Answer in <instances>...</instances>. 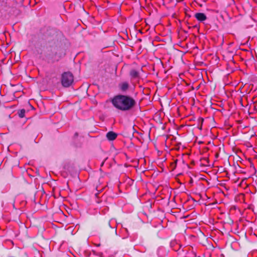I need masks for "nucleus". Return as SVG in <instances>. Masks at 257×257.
Returning <instances> with one entry per match:
<instances>
[{
    "label": "nucleus",
    "mask_w": 257,
    "mask_h": 257,
    "mask_svg": "<svg viewBox=\"0 0 257 257\" xmlns=\"http://www.w3.org/2000/svg\"><path fill=\"white\" fill-rule=\"evenodd\" d=\"M53 36L52 40L48 41L44 51L46 58L52 62L58 61L65 55L55 32H53Z\"/></svg>",
    "instance_id": "f257e3e1"
},
{
    "label": "nucleus",
    "mask_w": 257,
    "mask_h": 257,
    "mask_svg": "<svg viewBox=\"0 0 257 257\" xmlns=\"http://www.w3.org/2000/svg\"><path fill=\"white\" fill-rule=\"evenodd\" d=\"M111 101L114 107L123 111L131 110L137 104L133 97L124 95H116L111 99Z\"/></svg>",
    "instance_id": "f03ea898"
},
{
    "label": "nucleus",
    "mask_w": 257,
    "mask_h": 257,
    "mask_svg": "<svg viewBox=\"0 0 257 257\" xmlns=\"http://www.w3.org/2000/svg\"><path fill=\"white\" fill-rule=\"evenodd\" d=\"M73 82V76L69 72H64L62 75L61 83L63 86L65 87L70 86Z\"/></svg>",
    "instance_id": "7ed1b4c3"
},
{
    "label": "nucleus",
    "mask_w": 257,
    "mask_h": 257,
    "mask_svg": "<svg viewBox=\"0 0 257 257\" xmlns=\"http://www.w3.org/2000/svg\"><path fill=\"white\" fill-rule=\"evenodd\" d=\"M195 18L199 22H202L207 19V17L203 13H197L194 15Z\"/></svg>",
    "instance_id": "20e7f679"
},
{
    "label": "nucleus",
    "mask_w": 257,
    "mask_h": 257,
    "mask_svg": "<svg viewBox=\"0 0 257 257\" xmlns=\"http://www.w3.org/2000/svg\"><path fill=\"white\" fill-rule=\"evenodd\" d=\"M117 137L116 134L113 132H109L106 134V137L109 141H113Z\"/></svg>",
    "instance_id": "39448f33"
},
{
    "label": "nucleus",
    "mask_w": 257,
    "mask_h": 257,
    "mask_svg": "<svg viewBox=\"0 0 257 257\" xmlns=\"http://www.w3.org/2000/svg\"><path fill=\"white\" fill-rule=\"evenodd\" d=\"M130 74L131 76L133 78H136L139 76V72L135 69H132L130 71Z\"/></svg>",
    "instance_id": "423d86ee"
},
{
    "label": "nucleus",
    "mask_w": 257,
    "mask_h": 257,
    "mask_svg": "<svg viewBox=\"0 0 257 257\" xmlns=\"http://www.w3.org/2000/svg\"><path fill=\"white\" fill-rule=\"evenodd\" d=\"M128 84L127 82H124L122 83L120 85V88L123 91H126L128 89Z\"/></svg>",
    "instance_id": "0eeeda50"
},
{
    "label": "nucleus",
    "mask_w": 257,
    "mask_h": 257,
    "mask_svg": "<svg viewBox=\"0 0 257 257\" xmlns=\"http://www.w3.org/2000/svg\"><path fill=\"white\" fill-rule=\"evenodd\" d=\"M203 118L202 117H199L197 118V121H198V125H200V129L201 128V126H202V123L203 122Z\"/></svg>",
    "instance_id": "6e6552de"
},
{
    "label": "nucleus",
    "mask_w": 257,
    "mask_h": 257,
    "mask_svg": "<svg viewBox=\"0 0 257 257\" xmlns=\"http://www.w3.org/2000/svg\"><path fill=\"white\" fill-rule=\"evenodd\" d=\"M25 113H18L17 114H16L15 115V117L16 118H17V117L20 118H23L24 117H25Z\"/></svg>",
    "instance_id": "1a4fd4ad"
},
{
    "label": "nucleus",
    "mask_w": 257,
    "mask_h": 257,
    "mask_svg": "<svg viewBox=\"0 0 257 257\" xmlns=\"http://www.w3.org/2000/svg\"><path fill=\"white\" fill-rule=\"evenodd\" d=\"M26 110L24 108L20 109L18 111V112H26Z\"/></svg>",
    "instance_id": "9d476101"
},
{
    "label": "nucleus",
    "mask_w": 257,
    "mask_h": 257,
    "mask_svg": "<svg viewBox=\"0 0 257 257\" xmlns=\"http://www.w3.org/2000/svg\"><path fill=\"white\" fill-rule=\"evenodd\" d=\"M27 105L31 108V110H33L34 109V108L33 106L30 105L29 103L27 104Z\"/></svg>",
    "instance_id": "9b49d317"
},
{
    "label": "nucleus",
    "mask_w": 257,
    "mask_h": 257,
    "mask_svg": "<svg viewBox=\"0 0 257 257\" xmlns=\"http://www.w3.org/2000/svg\"><path fill=\"white\" fill-rule=\"evenodd\" d=\"M6 110H5V111H11V107H6Z\"/></svg>",
    "instance_id": "f8f14e48"
},
{
    "label": "nucleus",
    "mask_w": 257,
    "mask_h": 257,
    "mask_svg": "<svg viewBox=\"0 0 257 257\" xmlns=\"http://www.w3.org/2000/svg\"><path fill=\"white\" fill-rule=\"evenodd\" d=\"M163 247H160L159 249H158V253L159 254L160 253V252L161 250H163Z\"/></svg>",
    "instance_id": "ddd939ff"
},
{
    "label": "nucleus",
    "mask_w": 257,
    "mask_h": 257,
    "mask_svg": "<svg viewBox=\"0 0 257 257\" xmlns=\"http://www.w3.org/2000/svg\"><path fill=\"white\" fill-rule=\"evenodd\" d=\"M161 113H156L155 114L156 115V116H157L159 114H161Z\"/></svg>",
    "instance_id": "4468645a"
},
{
    "label": "nucleus",
    "mask_w": 257,
    "mask_h": 257,
    "mask_svg": "<svg viewBox=\"0 0 257 257\" xmlns=\"http://www.w3.org/2000/svg\"><path fill=\"white\" fill-rule=\"evenodd\" d=\"M75 107H78V108H79V105L78 104V105H76V106H75Z\"/></svg>",
    "instance_id": "2eb2a0df"
},
{
    "label": "nucleus",
    "mask_w": 257,
    "mask_h": 257,
    "mask_svg": "<svg viewBox=\"0 0 257 257\" xmlns=\"http://www.w3.org/2000/svg\"><path fill=\"white\" fill-rule=\"evenodd\" d=\"M75 136H78V134H77V133H75Z\"/></svg>",
    "instance_id": "dca6fc26"
},
{
    "label": "nucleus",
    "mask_w": 257,
    "mask_h": 257,
    "mask_svg": "<svg viewBox=\"0 0 257 257\" xmlns=\"http://www.w3.org/2000/svg\"><path fill=\"white\" fill-rule=\"evenodd\" d=\"M177 161H178V160H176L175 161V164H176V163H177Z\"/></svg>",
    "instance_id": "f3484780"
},
{
    "label": "nucleus",
    "mask_w": 257,
    "mask_h": 257,
    "mask_svg": "<svg viewBox=\"0 0 257 257\" xmlns=\"http://www.w3.org/2000/svg\"><path fill=\"white\" fill-rule=\"evenodd\" d=\"M74 111H75V110H76V111H78V110H79V109H74Z\"/></svg>",
    "instance_id": "a211bd4d"
}]
</instances>
